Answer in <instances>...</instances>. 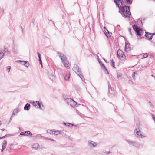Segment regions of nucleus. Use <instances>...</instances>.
I'll return each instance as SVG.
<instances>
[{
    "mask_svg": "<svg viewBox=\"0 0 155 155\" xmlns=\"http://www.w3.org/2000/svg\"><path fill=\"white\" fill-rule=\"evenodd\" d=\"M114 2L123 12L122 15L125 18L130 17L131 13L129 7L124 5L121 0H114Z\"/></svg>",
    "mask_w": 155,
    "mask_h": 155,
    "instance_id": "obj_1",
    "label": "nucleus"
},
{
    "mask_svg": "<svg viewBox=\"0 0 155 155\" xmlns=\"http://www.w3.org/2000/svg\"><path fill=\"white\" fill-rule=\"evenodd\" d=\"M57 53L61 59L65 67L68 69L69 68L70 64H69L68 61H67L66 56L59 52H57Z\"/></svg>",
    "mask_w": 155,
    "mask_h": 155,
    "instance_id": "obj_2",
    "label": "nucleus"
},
{
    "mask_svg": "<svg viewBox=\"0 0 155 155\" xmlns=\"http://www.w3.org/2000/svg\"><path fill=\"white\" fill-rule=\"evenodd\" d=\"M29 102L34 106L35 107L38 108L40 109H42L43 108H41V103H39L38 101H30Z\"/></svg>",
    "mask_w": 155,
    "mask_h": 155,
    "instance_id": "obj_3",
    "label": "nucleus"
},
{
    "mask_svg": "<svg viewBox=\"0 0 155 155\" xmlns=\"http://www.w3.org/2000/svg\"><path fill=\"white\" fill-rule=\"evenodd\" d=\"M117 57L121 60H123L125 58V55L124 52L120 50L119 49L117 51Z\"/></svg>",
    "mask_w": 155,
    "mask_h": 155,
    "instance_id": "obj_4",
    "label": "nucleus"
},
{
    "mask_svg": "<svg viewBox=\"0 0 155 155\" xmlns=\"http://www.w3.org/2000/svg\"><path fill=\"white\" fill-rule=\"evenodd\" d=\"M67 103L73 107H74L77 104V103L71 98H67L66 100Z\"/></svg>",
    "mask_w": 155,
    "mask_h": 155,
    "instance_id": "obj_5",
    "label": "nucleus"
},
{
    "mask_svg": "<svg viewBox=\"0 0 155 155\" xmlns=\"http://www.w3.org/2000/svg\"><path fill=\"white\" fill-rule=\"evenodd\" d=\"M134 132L138 137L142 138V137H145V136H143L142 135L141 132L140 130L139 127L136 128Z\"/></svg>",
    "mask_w": 155,
    "mask_h": 155,
    "instance_id": "obj_6",
    "label": "nucleus"
},
{
    "mask_svg": "<svg viewBox=\"0 0 155 155\" xmlns=\"http://www.w3.org/2000/svg\"><path fill=\"white\" fill-rule=\"evenodd\" d=\"M73 69L77 75H79L81 73V71L79 68L78 66L77 65H74Z\"/></svg>",
    "mask_w": 155,
    "mask_h": 155,
    "instance_id": "obj_7",
    "label": "nucleus"
},
{
    "mask_svg": "<svg viewBox=\"0 0 155 155\" xmlns=\"http://www.w3.org/2000/svg\"><path fill=\"white\" fill-rule=\"evenodd\" d=\"M98 144V143L96 142H94L91 140H89L88 145L91 147H95Z\"/></svg>",
    "mask_w": 155,
    "mask_h": 155,
    "instance_id": "obj_8",
    "label": "nucleus"
},
{
    "mask_svg": "<svg viewBox=\"0 0 155 155\" xmlns=\"http://www.w3.org/2000/svg\"><path fill=\"white\" fill-rule=\"evenodd\" d=\"M17 62H21V64L23 65H24L26 67H28L29 66V64L28 61H21V60H18L17 61Z\"/></svg>",
    "mask_w": 155,
    "mask_h": 155,
    "instance_id": "obj_9",
    "label": "nucleus"
},
{
    "mask_svg": "<svg viewBox=\"0 0 155 155\" xmlns=\"http://www.w3.org/2000/svg\"><path fill=\"white\" fill-rule=\"evenodd\" d=\"M133 28L134 30L137 33V35H140V34L139 33V31L138 30L140 29L139 27L135 25H133Z\"/></svg>",
    "mask_w": 155,
    "mask_h": 155,
    "instance_id": "obj_10",
    "label": "nucleus"
},
{
    "mask_svg": "<svg viewBox=\"0 0 155 155\" xmlns=\"http://www.w3.org/2000/svg\"><path fill=\"white\" fill-rule=\"evenodd\" d=\"M70 75L71 74L70 72L67 71L64 77L65 80L67 81H68L69 80Z\"/></svg>",
    "mask_w": 155,
    "mask_h": 155,
    "instance_id": "obj_11",
    "label": "nucleus"
},
{
    "mask_svg": "<svg viewBox=\"0 0 155 155\" xmlns=\"http://www.w3.org/2000/svg\"><path fill=\"white\" fill-rule=\"evenodd\" d=\"M7 52V50H6L5 49L4 51L2 50L0 51V60L3 58L5 53Z\"/></svg>",
    "mask_w": 155,
    "mask_h": 155,
    "instance_id": "obj_12",
    "label": "nucleus"
},
{
    "mask_svg": "<svg viewBox=\"0 0 155 155\" xmlns=\"http://www.w3.org/2000/svg\"><path fill=\"white\" fill-rule=\"evenodd\" d=\"M125 51L127 52H128L130 50V47L129 45L127 43H125Z\"/></svg>",
    "mask_w": 155,
    "mask_h": 155,
    "instance_id": "obj_13",
    "label": "nucleus"
},
{
    "mask_svg": "<svg viewBox=\"0 0 155 155\" xmlns=\"http://www.w3.org/2000/svg\"><path fill=\"white\" fill-rule=\"evenodd\" d=\"M125 4L127 5H130L132 4L133 0H122Z\"/></svg>",
    "mask_w": 155,
    "mask_h": 155,
    "instance_id": "obj_14",
    "label": "nucleus"
},
{
    "mask_svg": "<svg viewBox=\"0 0 155 155\" xmlns=\"http://www.w3.org/2000/svg\"><path fill=\"white\" fill-rule=\"evenodd\" d=\"M27 134H30L31 135L32 134L31 133L28 131L21 132L20 134L22 135H26Z\"/></svg>",
    "mask_w": 155,
    "mask_h": 155,
    "instance_id": "obj_15",
    "label": "nucleus"
},
{
    "mask_svg": "<svg viewBox=\"0 0 155 155\" xmlns=\"http://www.w3.org/2000/svg\"><path fill=\"white\" fill-rule=\"evenodd\" d=\"M146 34L145 35V36L148 38V39L149 40H151L152 39V36L151 35H149V33H150L149 32H145Z\"/></svg>",
    "mask_w": 155,
    "mask_h": 155,
    "instance_id": "obj_16",
    "label": "nucleus"
},
{
    "mask_svg": "<svg viewBox=\"0 0 155 155\" xmlns=\"http://www.w3.org/2000/svg\"><path fill=\"white\" fill-rule=\"evenodd\" d=\"M18 46L17 45H14L13 48V51L15 53H17L18 52Z\"/></svg>",
    "mask_w": 155,
    "mask_h": 155,
    "instance_id": "obj_17",
    "label": "nucleus"
},
{
    "mask_svg": "<svg viewBox=\"0 0 155 155\" xmlns=\"http://www.w3.org/2000/svg\"><path fill=\"white\" fill-rule=\"evenodd\" d=\"M40 147L39 144L37 143H35L32 145V148L35 150L38 149Z\"/></svg>",
    "mask_w": 155,
    "mask_h": 155,
    "instance_id": "obj_18",
    "label": "nucleus"
},
{
    "mask_svg": "<svg viewBox=\"0 0 155 155\" xmlns=\"http://www.w3.org/2000/svg\"><path fill=\"white\" fill-rule=\"evenodd\" d=\"M30 108V105L29 104L27 103L24 107L25 110H28Z\"/></svg>",
    "mask_w": 155,
    "mask_h": 155,
    "instance_id": "obj_19",
    "label": "nucleus"
},
{
    "mask_svg": "<svg viewBox=\"0 0 155 155\" xmlns=\"http://www.w3.org/2000/svg\"><path fill=\"white\" fill-rule=\"evenodd\" d=\"M20 109L19 108L16 109L15 110L13 111L12 115H15L19 111Z\"/></svg>",
    "mask_w": 155,
    "mask_h": 155,
    "instance_id": "obj_20",
    "label": "nucleus"
},
{
    "mask_svg": "<svg viewBox=\"0 0 155 155\" xmlns=\"http://www.w3.org/2000/svg\"><path fill=\"white\" fill-rule=\"evenodd\" d=\"M126 141L130 145H134L135 144V142L133 141L130 140H126Z\"/></svg>",
    "mask_w": 155,
    "mask_h": 155,
    "instance_id": "obj_21",
    "label": "nucleus"
},
{
    "mask_svg": "<svg viewBox=\"0 0 155 155\" xmlns=\"http://www.w3.org/2000/svg\"><path fill=\"white\" fill-rule=\"evenodd\" d=\"M7 142L6 141L4 140L3 142L2 147L5 148L6 147Z\"/></svg>",
    "mask_w": 155,
    "mask_h": 155,
    "instance_id": "obj_22",
    "label": "nucleus"
},
{
    "mask_svg": "<svg viewBox=\"0 0 155 155\" xmlns=\"http://www.w3.org/2000/svg\"><path fill=\"white\" fill-rule=\"evenodd\" d=\"M53 133V134L57 135L59 134L60 132L58 130H54Z\"/></svg>",
    "mask_w": 155,
    "mask_h": 155,
    "instance_id": "obj_23",
    "label": "nucleus"
},
{
    "mask_svg": "<svg viewBox=\"0 0 155 155\" xmlns=\"http://www.w3.org/2000/svg\"><path fill=\"white\" fill-rule=\"evenodd\" d=\"M102 66L105 69V73H107V74H109V73L108 72V71L107 69H106V68L105 66L104 65V64H102Z\"/></svg>",
    "mask_w": 155,
    "mask_h": 155,
    "instance_id": "obj_24",
    "label": "nucleus"
},
{
    "mask_svg": "<svg viewBox=\"0 0 155 155\" xmlns=\"http://www.w3.org/2000/svg\"><path fill=\"white\" fill-rule=\"evenodd\" d=\"M78 76L80 77V78L84 82V81L85 80L83 76L81 74V73L79 75H78Z\"/></svg>",
    "mask_w": 155,
    "mask_h": 155,
    "instance_id": "obj_25",
    "label": "nucleus"
},
{
    "mask_svg": "<svg viewBox=\"0 0 155 155\" xmlns=\"http://www.w3.org/2000/svg\"><path fill=\"white\" fill-rule=\"evenodd\" d=\"M37 55H38V56L39 58V61L40 62H42L41 61V58L40 57V53H39V52H38L37 53Z\"/></svg>",
    "mask_w": 155,
    "mask_h": 155,
    "instance_id": "obj_26",
    "label": "nucleus"
},
{
    "mask_svg": "<svg viewBox=\"0 0 155 155\" xmlns=\"http://www.w3.org/2000/svg\"><path fill=\"white\" fill-rule=\"evenodd\" d=\"M47 132L48 133H49L51 134H53L54 130L52 131L50 130H47Z\"/></svg>",
    "mask_w": 155,
    "mask_h": 155,
    "instance_id": "obj_27",
    "label": "nucleus"
},
{
    "mask_svg": "<svg viewBox=\"0 0 155 155\" xmlns=\"http://www.w3.org/2000/svg\"><path fill=\"white\" fill-rule=\"evenodd\" d=\"M139 31V33L140 35H138L139 36H141L142 35V31L141 29H139V30H138Z\"/></svg>",
    "mask_w": 155,
    "mask_h": 155,
    "instance_id": "obj_28",
    "label": "nucleus"
},
{
    "mask_svg": "<svg viewBox=\"0 0 155 155\" xmlns=\"http://www.w3.org/2000/svg\"><path fill=\"white\" fill-rule=\"evenodd\" d=\"M45 139L46 140H51V141H55L54 139H51V138H45Z\"/></svg>",
    "mask_w": 155,
    "mask_h": 155,
    "instance_id": "obj_29",
    "label": "nucleus"
},
{
    "mask_svg": "<svg viewBox=\"0 0 155 155\" xmlns=\"http://www.w3.org/2000/svg\"><path fill=\"white\" fill-rule=\"evenodd\" d=\"M111 65L112 66L114 67V63L113 60H112L111 61Z\"/></svg>",
    "mask_w": 155,
    "mask_h": 155,
    "instance_id": "obj_30",
    "label": "nucleus"
},
{
    "mask_svg": "<svg viewBox=\"0 0 155 155\" xmlns=\"http://www.w3.org/2000/svg\"><path fill=\"white\" fill-rule=\"evenodd\" d=\"M7 70L8 71V72H9L10 70V66H8L6 68Z\"/></svg>",
    "mask_w": 155,
    "mask_h": 155,
    "instance_id": "obj_31",
    "label": "nucleus"
},
{
    "mask_svg": "<svg viewBox=\"0 0 155 155\" xmlns=\"http://www.w3.org/2000/svg\"><path fill=\"white\" fill-rule=\"evenodd\" d=\"M66 125L69 126H73V125L72 124H71L69 123H67Z\"/></svg>",
    "mask_w": 155,
    "mask_h": 155,
    "instance_id": "obj_32",
    "label": "nucleus"
},
{
    "mask_svg": "<svg viewBox=\"0 0 155 155\" xmlns=\"http://www.w3.org/2000/svg\"><path fill=\"white\" fill-rule=\"evenodd\" d=\"M148 56V54L147 53H145L143 55V58H145L147 57Z\"/></svg>",
    "mask_w": 155,
    "mask_h": 155,
    "instance_id": "obj_33",
    "label": "nucleus"
},
{
    "mask_svg": "<svg viewBox=\"0 0 155 155\" xmlns=\"http://www.w3.org/2000/svg\"><path fill=\"white\" fill-rule=\"evenodd\" d=\"M135 74V72H133V74H132V77L134 79Z\"/></svg>",
    "mask_w": 155,
    "mask_h": 155,
    "instance_id": "obj_34",
    "label": "nucleus"
},
{
    "mask_svg": "<svg viewBox=\"0 0 155 155\" xmlns=\"http://www.w3.org/2000/svg\"><path fill=\"white\" fill-rule=\"evenodd\" d=\"M149 35H151L152 36V37L154 35H155V33H149Z\"/></svg>",
    "mask_w": 155,
    "mask_h": 155,
    "instance_id": "obj_35",
    "label": "nucleus"
},
{
    "mask_svg": "<svg viewBox=\"0 0 155 155\" xmlns=\"http://www.w3.org/2000/svg\"><path fill=\"white\" fill-rule=\"evenodd\" d=\"M104 153H106V154H109V153H110L111 152L110 151H109L105 152H104Z\"/></svg>",
    "mask_w": 155,
    "mask_h": 155,
    "instance_id": "obj_36",
    "label": "nucleus"
},
{
    "mask_svg": "<svg viewBox=\"0 0 155 155\" xmlns=\"http://www.w3.org/2000/svg\"><path fill=\"white\" fill-rule=\"evenodd\" d=\"M7 136V135H5V136L2 137H0V139L2 138H4Z\"/></svg>",
    "mask_w": 155,
    "mask_h": 155,
    "instance_id": "obj_37",
    "label": "nucleus"
},
{
    "mask_svg": "<svg viewBox=\"0 0 155 155\" xmlns=\"http://www.w3.org/2000/svg\"><path fill=\"white\" fill-rule=\"evenodd\" d=\"M151 114L154 120H155V117H154V115L152 114Z\"/></svg>",
    "mask_w": 155,
    "mask_h": 155,
    "instance_id": "obj_38",
    "label": "nucleus"
},
{
    "mask_svg": "<svg viewBox=\"0 0 155 155\" xmlns=\"http://www.w3.org/2000/svg\"><path fill=\"white\" fill-rule=\"evenodd\" d=\"M128 31H129V32H130V34L131 35H132V34H131V29L130 28H128Z\"/></svg>",
    "mask_w": 155,
    "mask_h": 155,
    "instance_id": "obj_39",
    "label": "nucleus"
},
{
    "mask_svg": "<svg viewBox=\"0 0 155 155\" xmlns=\"http://www.w3.org/2000/svg\"><path fill=\"white\" fill-rule=\"evenodd\" d=\"M41 108H42V109H41V110H43V109H44V106H43V104H41Z\"/></svg>",
    "mask_w": 155,
    "mask_h": 155,
    "instance_id": "obj_40",
    "label": "nucleus"
},
{
    "mask_svg": "<svg viewBox=\"0 0 155 155\" xmlns=\"http://www.w3.org/2000/svg\"><path fill=\"white\" fill-rule=\"evenodd\" d=\"M14 116L13 115H12L10 118V120L11 121L12 118Z\"/></svg>",
    "mask_w": 155,
    "mask_h": 155,
    "instance_id": "obj_41",
    "label": "nucleus"
},
{
    "mask_svg": "<svg viewBox=\"0 0 155 155\" xmlns=\"http://www.w3.org/2000/svg\"><path fill=\"white\" fill-rule=\"evenodd\" d=\"M5 149V148H4L2 147V149H1V152H2Z\"/></svg>",
    "mask_w": 155,
    "mask_h": 155,
    "instance_id": "obj_42",
    "label": "nucleus"
},
{
    "mask_svg": "<svg viewBox=\"0 0 155 155\" xmlns=\"http://www.w3.org/2000/svg\"><path fill=\"white\" fill-rule=\"evenodd\" d=\"M40 63L41 65V67H42V62H40Z\"/></svg>",
    "mask_w": 155,
    "mask_h": 155,
    "instance_id": "obj_43",
    "label": "nucleus"
},
{
    "mask_svg": "<svg viewBox=\"0 0 155 155\" xmlns=\"http://www.w3.org/2000/svg\"><path fill=\"white\" fill-rule=\"evenodd\" d=\"M66 124H67V123H63V124H64V125H66Z\"/></svg>",
    "mask_w": 155,
    "mask_h": 155,
    "instance_id": "obj_44",
    "label": "nucleus"
},
{
    "mask_svg": "<svg viewBox=\"0 0 155 155\" xmlns=\"http://www.w3.org/2000/svg\"><path fill=\"white\" fill-rule=\"evenodd\" d=\"M5 130V129H1V130L2 131H4V130Z\"/></svg>",
    "mask_w": 155,
    "mask_h": 155,
    "instance_id": "obj_45",
    "label": "nucleus"
},
{
    "mask_svg": "<svg viewBox=\"0 0 155 155\" xmlns=\"http://www.w3.org/2000/svg\"><path fill=\"white\" fill-rule=\"evenodd\" d=\"M99 62L100 63V64H101V61H99Z\"/></svg>",
    "mask_w": 155,
    "mask_h": 155,
    "instance_id": "obj_46",
    "label": "nucleus"
},
{
    "mask_svg": "<svg viewBox=\"0 0 155 155\" xmlns=\"http://www.w3.org/2000/svg\"><path fill=\"white\" fill-rule=\"evenodd\" d=\"M52 77H54V75H52Z\"/></svg>",
    "mask_w": 155,
    "mask_h": 155,
    "instance_id": "obj_47",
    "label": "nucleus"
},
{
    "mask_svg": "<svg viewBox=\"0 0 155 155\" xmlns=\"http://www.w3.org/2000/svg\"><path fill=\"white\" fill-rule=\"evenodd\" d=\"M104 61L106 62H107V61H105V59H104Z\"/></svg>",
    "mask_w": 155,
    "mask_h": 155,
    "instance_id": "obj_48",
    "label": "nucleus"
},
{
    "mask_svg": "<svg viewBox=\"0 0 155 155\" xmlns=\"http://www.w3.org/2000/svg\"><path fill=\"white\" fill-rule=\"evenodd\" d=\"M120 77V76H118V77Z\"/></svg>",
    "mask_w": 155,
    "mask_h": 155,
    "instance_id": "obj_49",
    "label": "nucleus"
},
{
    "mask_svg": "<svg viewBox=\"0 0 155 155\" xmlns=\"http://www.w3.org/2000/svg\"><path fill=\"white\" fill-rule=\"evenodd\" d=\"M104 29H105V27H104Z\"/></svg>",
    "mask_w": 155,
    "mask_h": 155,
    "instance_id": "obj_50",
    "label": "nucleus"
}]
</instances>
